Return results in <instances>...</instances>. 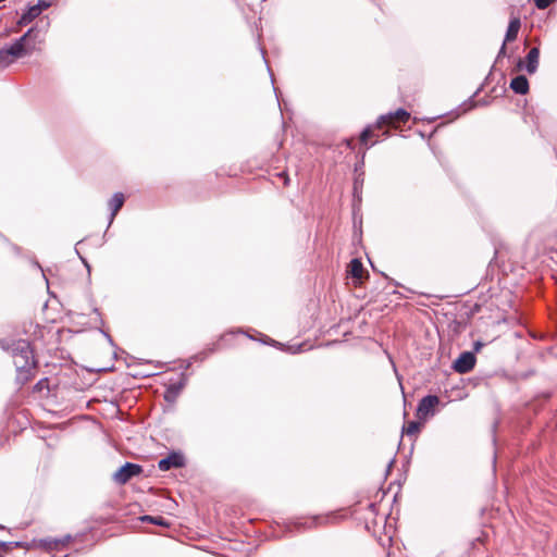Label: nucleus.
Here are the masks:
<instances>
[{"label": "nucleus", "instance_id": "f257e3e1", "mask_svg": "<svg viewBox=\"0 0 557 557\" xmlns=\"http://www.w3.org/2000/svg\"><path fill=\"white\" fill-rule=\"evenodd\" d=\"M409 113L405 110H397L395 113H389L386 115L380 116L376 124L374 126L367 127L360 135V141L363 145H368L369 139L374 136L375 131L382 129L383 127H393L403 129V125H405L409 121Z\"/></svg>", "mask_w": 557, "mask_h": 557}, {"label": "nucleus", "instance_id": "f03ea898", "mask_svg": "<svg viewBox=\"0 0 557 557\" xmlns=\"http://www.w3.org/2000/svg\"><path fill=\"white\" fill-rule=\"evenodd\" d=\"M34 29L27 30L21 38H18L10 47L0 49V66H8L16 59L30 54L34 50V45H29Z\"/></svg>", "mask_w": 557, "mask_h": 557}, {"label": "nucleus", "instance_id": "7ed1b4c3", "mask_svg": "<svg viewBox=\"0 0 557 557\" xmlns=\"http://www.w3.org/2000/svg\"><path fill=\"white\" fill-rule=\"evenodd\" d=\"M13 356V362L18 371L29 372L35 367V360L28 343L22 342Z\"/></svg>", "mask_w": 557, "mask_h": 557}, {"label": "nucleus", "instance_id": "20e7f679", "mask_svg": "<svg viewBox=\"0 0 557 557\" xmlns=\"http://www.w3.org/2000/svg\"><path fill=\"white\" fill-rule=\"evenodd\" d=\"M440 405V398L435 395H428L420 399V428L436 412V407Z\"/></svg>", "mask_w": 557, "mask_h": 557}, {"label": "nucleus", "instance_id": "39448f33", "mask_svg": "<svg viewBox=\"0 0 557 557\" xmlns=\"http://www.w3.org/2000/svg\"><path fill=\"white\" fill-rule=\"evenodd\" d=\"M475 356L471 351H463L454 361L453 369L460 374L470 372L475 366Z\"/></svg>", "mask_w": 557, "mask_h": 557}, {"label": "nucleus", "instance_id": "423d86ee", "mask_svg": "<svg viewBox=\"0 0 557 557\" xmlns=\"http://www.w3.org/2000/svg\"><path fill=\"white\" fill-rule=\"evenodd\" d=\"M143 471L141 467L135 463L126 462L113 475V479L119 484H125L133 476L138 475Z\"/></svg>", "mask_w": 557, "mask_h": 557}, {"label": "nucleus", "instance_id": "0eeeda50", "mask_svg": "<svg viewBox=\"0 0 557 557\" xmlns=\"http://www.w3.org/2000/svg\"><path fill=\"white\" fill-rule=\"evenodd\" d=\"M185 465L184 456L180 453H171L168 457L162 458L158 462L160 471H169L172 468H182Z\"/></svg>", "mask_w": 557, "mask_h": 557}, {"label": "nucleus", "instance_id": "6e6552de", "mask_svg": "<svg viewBox=\"0 0 557 557\" xmlns=\"http://www.w3.org/2000/svg\"><path fill=\"white\" fill-rule=\"evenodd\" d=\"M540 49L533 47L527 54L525 58V70L529 74H534L539 66Z\"/></svg>", "mask_w": 557, "mask_h": 557}, {"label": "nucleus", "instance_id": "1a4fd4ad", "mask_svg": "<svg viewBox=\"0 0 557 557\" xmlns=\"http://www.w3.org/2000/svg\"><path fill=\"white\" fill-rule=\"evenodd\" d=\"M510 88L519 95H525L529 91V82L525 76L518 75L510 82Z\"/></svg>", "mask_w": 557, "mask_h": 557}, {"label": "nucleus", "instance_id": "9d476101", "mask_svg": "<svg viewBox=\"0 0 557 557\" xmlns=\"http://www.w3.org/2000/svg\"><path fill=\"white\" fill-rule=\"evenodd\" d=\"M521 27V22L519 17H513L510 20L506 35H505V42H510L517 39L518 33Z\"/></svg>", "mask_w": 557, "mask_h": 557}, {"label": "nucleus", "instance_id": "9b49d317", "mask_svg": "<svg viewBox=\"0 0 557 557\" xmlns=\"http://www.w3.org/2000/svg\"><path fill=\"white\" fill-rule=\"evenodd\" d=\"M348 273L351 275V277L360 281L364 273L361 261L358 259H352L348 267Z\"/></svg>", "mask_w": 557, "mask_h": 557}, {"label": "nucleus", "instance_id": "f8f14e48", "mask_svg": "<svg viewBox=\"0 0 557 557\" xmlns=\"http://www.w3.org/2000/svg\"><path fill=\"white\" fill-rule=\"evenodd\" d=\"M124 195L122 193H116L109 201V208L111 209V220L116 215L119 210L124 205Z\"/></svg>", "mask_w": 557, "mask_h": 557}, {"label": "nucleus", "instance_id": "ddd939ff", "mask_svg": "<svg viewBox=\"0 0 557 557\" xmlns=\"http://www.w3.org/2000/svg\"><path fill=\"white\" fill-rule=\"evenodd\" d=\"M42 12L40 4L33 5L21 17L20 24L26 25L36 18Z\"/></svg>", "mask_w": 557, "mask_h": 557}, {"label": "nucleus", "instance_id": "4468645a", "mask_svg": "<svg viewBox=\"0 0 557 557\" xmlns=\"http://www.w3.org/2000/svg\"><path fill=\"white\" fill-rule=\"evenodd\" d=\"M141 521H149L158 525L168 527V522L162 517H151V516H143L140 518Z\"/></svg>", "mask_w": 557, "mask_h": 557}, {"label": "nucleus", "instance_id": "2eb2a0df", "mask_svg": "<svg viewBox=\"0 0 557 557\" xmlns=\"http://www.w3.org/2000/svg\"><path fill=\"white\" fill-rule=\"evenodd\" d=\"M554 2L555 0H534L536 8L540 10L548 8Z\"/></svg>", "mask_w": 557, "mask_h": 557}, {"label": "nucleus", "instance_id": "dca6fc26", "mask_svg": "<svg viewBox=\"0 0 557 557\" xmlns=\"http://www.w3.org/2000/svg\"><path fill=\"white\" fill-rule=\"evenodd\" d=\"M71 540V536L67 535L66 537H64L63 540H55L54 541V546L55 547H59V546H65Z\"/></svg>", "mask_w": 557, "mask_h": 557}, {"label": "nucleus", "instance_id": "f3484780", "mask_svg": "<svg viewBox=\"0 0 557 557\" xmlns=\"http://www.w3.org/2000/svg\"><path fill=\"white\" fill-rule=\"evenodd\" d=\"M417 430H418V421H411V422L409 423V426H408L407 433H408V434H410V433H412V432H414V431H417Z\"/></svg>", "mask_w": 557, "mask_h": 557}, {"label": "nucleus", "instance_id": "a211bd4d", "mask_svg": "<svg viewBox=\"0 0 557 557\" xmlns=\"http://www.w3.org/2000/svg\"><path fill=\"white\" fill-rule=\"evenodd\" d=\"M506 44L507 42H505V41L503 42V45L498 51L497 59H500L506 55Z\"/></svg>", "mask_w": 557, "mask_h": 557}, {"label": "nucleus", "instance_id": "6ab92c4d", "mask_svg": "<svg viewBox=\"0 0 557 557\" xmlns=\"http://www.w3.org/2000/svg\"><path fill=\"white\" fill-rule=\"evenodd\" d=\"M482 346H483V344L481 342H475L474 343V350L479 351L482 348Z\"/></svg>", "mask_w": 557, "mask_h": 557}, {"label": "nucleus", "instance_id": "aec40b11", "mask_svg": "<svg viewBox=\"0 0 557 557\" xmlns=\"http://www.w3.org/2000/svg\"><path fill=\"white\" fill-rule=\"evenodd\" d=\"M523 66H524V61L520 59L517 63V69L520 71V70H522Z\"/></svg>", "mask_w": 557, "mask_h": 557}, {"label": "nucleus", "instance_id": "412c9836", "mask_svg": "<svg viewBox=\"0 0 557 557\" xmlns=\"http://www.w3.org/2000/svg\"><path fill=\"white\" fill-rule=\"evenodd\" d=\"M38 4H40V7L42 8V10L47 9L48 8V3L44 2V1H40Z\"/></svg>", "mask_w": 557, "mask_h": 557}, {"label": "nucleus", "instance_id": "4be33fe9", "mask_svg": "<svg viewBox=\"0 0 557 557\" xmlns=\"http://www.w3.org/2000/svg\"><path fill=\"white\" fill-rule=\"evenodd\" d=\"M352 140H347V146L350 147Z\"/></svg>", "mask_w": 557, "mask_h": 557}]
</instances>
